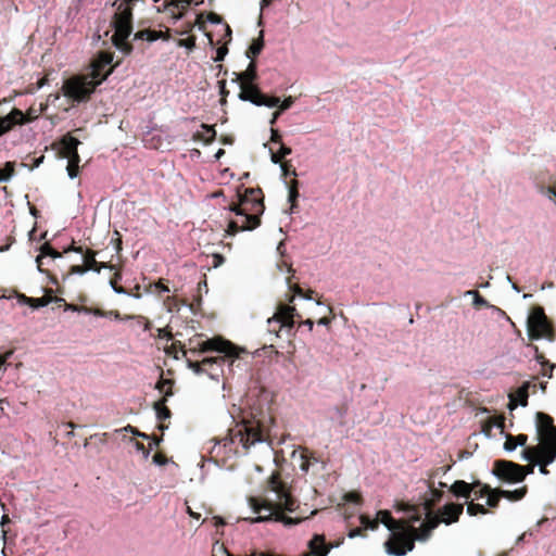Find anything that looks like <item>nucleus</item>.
Here are the masks:
<instances>
[{
    "label": "nucleus",
    "instance_id": "obj_58",
    "mask_svg": "<svg viewBox=\"0 0 556 556\" xmlns=\"http://www.w3.org/2000/svg\"><path fill=\"white\" fill-rule=\"evenodd\" d=\"M116 431L117 432H121V431L130 432L134 435L142 438V439H149L150 438V435L139 431L137 428L132 427L131 425H127L126 427H124L122 429H118Z\"/></svg>",
    "mask_w": 556,
    "mask_h": 556
},
{
    "label": "nucleus",
    "instance_id": "obj_60",
    "mask_svg": "<svg viewBox=\"0 0 556 556\" xmlns=\"http://www.w3.org/2000/svg\"><path fill=\"white\" fill-rule=\"evenodd\" d=\"M491 485H483L481 489L475 490L472 492L473 497L471 500H479L486 496L491 492Z\"/></svg>",
    "mask_w": 556,
    "mask_h": 556
},
{
    "label": "nucleus",
    "instance_id": "obj_8",
    "mask_svg": "<svg viewBox=\"0 0 556 556\" xmlns=\"http://www.w3.org/2000/svg\"><path fill=\"white\" fill-rule=\"evenodd\" d=\"M387 552L395 556H404L415 547L414 535L407 530V522L392 532L391 538L386 543Z\"/></svg>",
    "mask_w": 556,
    "mask_h": 556
},
{
    "label": "nucleus",
    "instance_id": "obj_49",
    "mask_svg": "<svg viewBox=\"0 0 556 556\" xmlns=\"http://www.w3.org/2000/svg\"><path fill=\"white\" fill-rule=\"evenodd\" d=\"M14 127V122L11 121L10 115L0 117V136L10 131Z\"/></svg>",
    "mask_w": 556,
    "mask_h": 556
},
{
    "label": "nucleus",
    "instance_id": "obj_34",
    "mask_svg": "<svg viewBox=\"0 0 556 556\" xmlns=\"http://www.w3.org/2000/svg\"><path fill=\"white\" fill-rule=\"evenodd\" d=\"M451 465H444L429 470L427 473V479L425 480L427 488H432V485L434 484V479L437 477L446 475L451 470Z\"/></svg>",
    "mask_w": 556,
    "mask_h": 556
},
{
    "label": "nucleus",
    "instance_id": "obj_7",
    "mask_svg": "<svg viewBox=\"0 0 556 556\" xmlns=\"http://www.w3.org/2000/svg\"><path fill=\"white\" fill-rule=\"evenodd\" d=\"M528 336L531 340L546 339L554 341L556 337L552 323L545 315L542 306H534L527 321Z\"/></svg>",
    "mask_w": 556,
    "mask_h": 556
},
{
    "label": "nucleus",
    "instance_id": "obj_20",
    "mask_svg": "<svg viewBox=\"0 0 556 556\" xmlns=\"http://www.w3.org/2000/svg\"><path fill=\"white\" fill-rule=\"evenodd\" d=\"M529 382H525L521 387L517 389V391L514 394L509 395V403L508 408L510 410L515 409L518 404L521 406L528 405V397H529Z\"/></svg>",
    "mask_w": 556,
    "mask_h": 556
},
{
    "label": "nucleus",
    "instance_id": "obj_19",
    "mask_svg": "<svg viewBox=\"0 0 556 556\" xmlns=\"http://www.w3.org/2000/svg\"><path fill=\"white\" fill-rule=\"evenodd\" d=\"M9 115L11 117V121L14 122V126H22L31 123L39 117L38 110L34 105L29 106L25 113L20 109L14 108L9 113Z\"/></svg>",
    "mask_w": 556,
    "mask_h": 556
},
{
    "label": "nucleus",
    "instance_id": "obj_5",
    "mask_svg": "<svg viewBox=\"0 0 556 556\" xmlns=\"http://www.w3.org/2000/svg\"><path fill=\"white\" fill-rule=\"evenodd\" d=\"M104 81V77L94 79L87 73L76 74L63 81L61 91L73 103H85L91 99L97 87Z\"/></svg>",
    "mask_w": 556,
    "mask_h": 556
},
{
    "label": "nucleus",
    "instance_id": "obj_4",
    "mask_svg": "<svg viewBox=\"0 0 556 556\" xmlns=\"http://www.w3.org/2000/svg\"><path fill=\"white\" fill-rule=\"evenodd\" d=\"M233 81L240 86L239 99L249 101L257 106L276 108L279 103L278 97H271L263 93L256 85L258 78L257 66L255 61H250L245 71L233 73Z\"/></svg>",
    "mask_w": 556,
    "mask_h": 556
},
{
    "label": "nucleus",
    "instance_id": "obj_59",
    "mask_svg": "<svg viewBox=\"0 0 556 556\" xmlns=\"http://www.w3.org/2000/svg\"><path fill=\"white\" fill-rule=\"evenodd\" d=\"M294 101H295V98H293L292 96H289V97L285 98L283 101L279 100V103L276 106H278V110L280 112H283V111L290 109L293 105Z\"/></svg>",
    "mask_w": 556,
    "mask_h": 556
},
{
    "label": "nucleus",
    "instance_id": "obj_54",
    "mask_svg": "<svg viewBox=\"0 0 556 556\" xmlns=\"http://www.w3.org/2000/svg\"><path fill=\"white\" fill-rule=\"evenodd\" d=\"M343 500L345 502H349V503H354V504H362L363 502V497H362V494L356 492V491H351V492H348L343 495Z\"/></svg>",
    "mask_w": 556,
    "mask_h": 556
},
{
    "label": "nucleus",
    "instance_id": "obj_32",
    "mask_svg": "<svg viewBox=\"0 0 556 556\" xmlns=\"http://www.w3.org/2000/svg\"><path fill=\"white\" fill-rule=\"evenodd\" d=\"M428 490L430 492L431 498L426 500L425 508L427 513H433L434 506L442 500L444 493L441 489H437L434 484L432 485V488H428Z\"/></svg>",
    "mask_w": 556,
    "mask_h": 556
},
{
    "label": "nucleus",
    "instance_id": "obj_35",
    "mask_svg": "<svg viewBox=\"0 0 556 556\" xmlns=\"http://www.w3.org/2000/svg\"><path fill=\"white\" fill-rule=\"evenodd\" d=\"M289 194L288 200L291 203L290 213L293 212V210L298 206V198H299V181L293 178L290 180L288 185Z\"/></svg>",
    "mask_w": 556,
    "mask_h": 556
},
{
    "label": "nucleus",
    "instance_id": "obj_6",
    "mask_svg": "<svg viewBox=\"0 0 556 556\" xmlns=\"http://www.w3.org/2000/svg\"><path fill=\"white\" fill-rule=\"evenodd\" d=\"M202 336L203 334H197L194 338H191L189 340V353H191L192 355H197L199 353L217 352L219 354H223L220 356L224 357L225 361L226 357H239L240 352L242 351L232 342L224 339L220 336H216L205 341H199L198 338Z\"/></svg>",
    "mask_w": 556,
    "mask_h": 556
},
{
    "label": "nucleus",
    "instance_id": "obj_29",
    "mask_svg": "<svg viewBox=\"0 0 556 556\" xmlns=\"http://www.w3.org/2000/svg\"><path fill=\"white\" fill-rule=\"evenodd\" d=\"M527 441H528L527 434L521 433L518 435H513L510 433H507L505 435L504 450L507 452L515 451L518 445L525 446L527 444Z\"/></svg>",
    "mask_w": 556,
    "mask_h": 556
},
{
    "label": "nucleus",
    "instance_id": "obj_10",
    "mask_svg": "<svg viewBox=\"0 0 556 556\" xmlns=\"http://www.w3.org/2000/svg\"><path fill=\"white\" fill-rule=\"evenodd\" d=\"M296 318L300 319L301 315L296 312L295 307L280 304L274 316L267 320L268 331L279 337L281 328H292Z\"/></svg>",
    "mask_w": 556,
    "mask_h": 556
},
{
    "label": "nucleus",
    "instance_id": "obj_31",
    "mask_svg": "<svg viewBox=\"0 0 556 556\" xmlns=\"http://www.w3.org/2000/svg\"><path fill=\"white\" fill-rule=\"evenodd\" d=\"M201 127L205 130V132H195L193 135V139L197 141H203L206 144L212 143L216 138V130L214 126L202 124Z\"/></svg>",
    "mask_w": 556,
    "mask_h": 556
},
{
    "label": "nucleus",
    "instance_id": "obj_36",
    "mask_svg": "<svg viewBox=\"0 0 556 556\" xmlns=\"http://www.w3.org/2000/svg\"><path fill=\"white\" fill-rule=\"evenodd\" d=\"M166 402H167L166 399H161L160 401L155 402L153 405V408L156 413V417L161 421L166 420V419L170 418V416H172V412L166 406Z\"/></svg>",
    "mask_w": 556,
    "mask_h": 556
},
{
    "label": "nucleus",
    "instance_id": "obj_56",
    "mask_svg": "<svg viewBox=\"0 0 556 556\" xmlns=\"http://www.w3.org/2000/svg\"><path fill=\"white\" fill-rule=\"evenodd\" d=\"M281 165L282 176L287 177L289 175H292L293 177H296V169L291 165L289 161H285Z\"/></svg>",
    "mask_w": 556,
    "mask_h": 556
},
{
    "label": "nucleus",
    "instance_id": "obj_26",
    "mask_svg": "<svg viewBox=\"0 0 556 556\" xmlns=\"http://www.w3.org/2000/svg\"><path fill=\"white\" fill-rule=\"evenodd\" d=\"M63 303H64L65 311L91 314V315H94L98 317H105L109 314V313H106V311H103L99 307H89L86 305H77V304L66 303L65 301Z\"/></svg>",
    "mask_w": 556,
    "mask_h": 556
},
{
    "label": "nucleus",
    "instance_id": "obj_62",
    "mask_svg": "<svg viewBox=\"0 0 556 556\" xmlns=\"http://www.w3.org/2000/svg\"><path fill=\"white\" fill-rule=\"evenodd\" d=\"M178 46L179 47H186L188 49H192V48L195 47V37L194 36H189L188 38L180 39L178 41Z\"/></svg>",
    "mask_w": 556,
    "mask_h": 556
},
{
    "label": "nucleus",
    "instance_id": "obj_39",
    "mask_svg": "<svg viewBox=\"0 0 556 556\" xmlns=\"http://www.w3.org/2000/svg\"><path fill=\"white\" fill-rule=\"evenodd\" d=\"M128 38L112 36L113 45L125 54H130L134 47L127 40Z\"/></svg>",
    "mask_w": 556,
    "mask_h": 556
},
{
    "label": "nucleus",
    "instance_id": "obj_37",
    "mask_svg": "<svg viewBox=\"0 0 556 556\" xmlns=\"http://www.w3.org/2000/svg\"><path fill=\"white\" fill-rule=\"evenodd\" d=\"M173 386L174 380L161 377L155 386V389L163 394L162 399L168 400V397L173 395Z\"/></svg>",
    "mask_w": 556,
    "mask_h": 556
},
{
    "label": "nucleus",
    "instance_id": "obj_46",
    "mask_svg": "<svg viewBox=\"0 0 556 556\" xmlns=\"http://www.w3.org/2000/svg\"><path fill=\"white\" fill-rule=\"evenodd\" d=\"M291 152H292L291 148L281 143L278 152H271V162L275 164H281V163H283L282 159L286 157L287 155L291 154Z\"/></svg>",
    "mask_w": 556,
    "mask_h": 556
},
{
    "label": "nucleus",
    "instance_id": "obj_2",
    "mask_svg": "<svg viewBox=\"0 0 556 556\" xmlns=\"http://www.w3.org/2000/svg\"><path fill=\"white\" fill-rule=\"evenodd\" d=\"M270 489L277 494V502L264 500L262 503L257 498L251 497L250 505L254 513L261 514L263 509L268 511V515L252 519V522H264L275 520L285 523L286 526L298 525L304 517H289L283 514V510L293 513L299 507L296 500L288 492L286 484L280 480L278 475H273L269 479Z\"/></svg>",
    "mask_w": 556,
    "mask_h": 556
},
{
    "label": "nucleus",
    "instance_id": "obj_21",
    "mask_svg": "<svg viewBox=\"0 0 556 556\" xmlns=\"http://www.w3.org/2000/svg\"><path fill=\"white\" fill-rule=\"evenodd\" d=\"M219 362H224V357H222V356L205 357L200 362L199 361L193 362L191 359L187 361L188 367L190 369H192L194 371V374H197V375L207 374L211 377H213V372L208 368H206V365L210 363H219Z\"/></svg>",
    "mask_w": 556,
    "mask_h": 556
},
{
    "label": "nucleus",
    "instance_id": "obj_13",
    "mask_svg": "<svg viewBox=\"0 0 556 556\" xmlns=\"http://www.w3.org/2000/svg\"><path fill=\"white\" fill-rule=\"evenodd\" d=\"M113 54L111 52L102 51L98 54V56L91 62V71L87 73L91 77L94 76V79H100L104 77V80L108 76L113 72V67H110L105 71V68L112 63Z\"/></svg>",
    "mask_w": 556,
    "mask_h": 556
},
{
    "label": "nucleus",
    "instance_id": "obj_45",
    "mask_svg": "<svg viewBox=\"0 0 556 556\" xmlns=\"http://www.w3.org/2000/svg\"><path fill=\"white\" fill-rule=\"evenodd\" d=\"M542 447H539V444L535 446L525 447L522 451V458L529 463H536L539 450Z\"/></svg>",
    "mask_w": 556,
    "mask_h": 556
},
{
    "label": "nucleus",
    "instance_id": "obj_30",
    "mask_svg": "<svg viewBox=\"0 0 556 556\" xmlns=\"http://www.w3.org/2000/svg\"><path fill=\"white\" fill-rule=\"evenodd\" d=\"M264 31L261 30L257 38H254L245 51L247 58L252 61H255V58L262 52L264 48Z\"/></svg>",
    "mask_w": 556,
    "mask_h": 556
},
{
    "label": "nucleus",
    "instance_id": "obj_28",
    "mask_svg": "<svg viewBox=\"0 0 556 556\" xmlns=\"http://www.w3.org/2000/svg\"><path fill=\"white\" fill-rule=\"evenodd\" d=\"M377 520L383 523L392 532L396 529H400L401 526L406 523V521L404 520H394L389 510H379Z\"/></svg>",
    "mask_w": 556,
    "mask_h": 556
},
{
    "label": "nucleus",
    "instance_id": "obj_14",
    "mask_svg": "<svg viewBox=\"0 0 556 556\" xmlns=\"http://www.w3.org/2000/svg\"><path fill=\"white\" fill-rule=\"evenodd\" d=\"M464 511V505L460 503H447L442 508L438 510L437 514L433 513V517L437 520H440V523L443 522L445 525H452L459 520Z\"/></svg>",
    "mask_w": 556,
    "mask_h": 556
},
{
    "label": "nucleus",
    "instance_id": "obj_55",
    "mask_svg": "<svg viewBox=\"0 0 556 556\" xmlns=\"http://www.w3.org/2000/svg\"><path fill=\"white\" fill-rule=\"evenodd\" d=\"M87 271H89L86 266L83 265H72L67 271V274L63 277L64 279L67 278L71 275H84Z\"/></svg>",
    "mask_w": 556,
    "mask_h": 556
},
{
    "label": "nucleus",
    "instance_id": "obj_16",
    "mask_svg": "<svg viewBox=\"0 0 556 556\" xmlns=\"http://www.w3.org/2000/svg\"><path fill=\"white\" fill-rule=\"evenodd\" d=\"M440 525V520H437L433 517V513H427L426 521L420 526V528H415L410 525H407V530H409L410 535H414L415 541H426L430 538L431 532Z\"/></svg>",
    "mask_w": 556,
    "mask_h": 556
},
{
    "label": "nucleus",
    "instance_id": "obj_25",
    "mask_svg": "<svg viewBox=\"0 0 556 556\" xmlns=\"http://www.w3.org/2000/svg\"><path fill=\"white\" fill-rule=\"evenodd\" d=\"M534 350V359L541 365V375L543 377L552 378L553 377V370L556 367L555 364L547 361L542 352H540L539 348L536 345H533Z\"/></svg>",
    "mask_w": 556,
    "mask_h": 556
},
{
    "label": "nucleus",
    "instance_id": "obj_43",
    "mask_svg": "<svg viewBox=\"0 0 556 556\" xmlns=\"http://www.w3.org/2000/svg\"><path fill=\"white\" fill-rule=\"evenodd\" d=\"M501 492L500 488H492L491 492L486 495V506L489 508H497L501 502V498H503V495H500Z\"/></svg>",
    "mask_w": 556,
    "mask_h": 556
},
{
    "label": "nucleus",
    "instance_id": "obj_48",
    "mask_svg": "<svg viewBox=\"0 0 556 556\" xmlns=\"http://www.w3.org/2000/svg\"><path fill=\"white\" fill-rule=\"evenodd\" d=\"M359 520H361V525H362V528L364 529V531L366 529L376 530L379 526V521L377 519H370L366 515H362L359 517Z\"/></svg>",
    "mask_w": 556,
    "mask_h": 556
},
{
    "label": "nucleus",
    "instance_id": "obj_24",
    "mask_svg": "<svg viewBox=\"0 0 556 556\" xmlns=\"http://www.w3.org/2000/svg\"><path fill=\"white\" fill-rule=\"evenodd\" d=\"M448 491L456 497H463L466 500L472 496V485L464 480H456L450 488Z\"/></svg>",
    "mask_w": 556,
    "mask_h": 556
},
{
    "label": "nucleus",
    "instance_id": "obj_51",
    "mask_svg": "<svg viewBox=\"0 0 556 556\" xmlns=\"http://www.w3.org/2000/svg\"><path fill=\"white\" fill-rule=\"evenodd\" d=\"M243 230H251L250 228H243V219L241 220V224H239L238 222H235V220H231L228 225V228H227V233L229 236H235L236 233H238L239 231H243Z\"/></svg>",
    "mask_w": 556,
    "mask_h": 556
},
{
    "label": "nucleus",
    "instance_id": "obj_42",
    "mask_svg": "<svg viewBox=\"0 0 556 556\" xmlns=\"http://www.w3.org/2000/svg\"><path fill=\"white\" fill-rule=\"evenodd\" d=\"M535 187L538 191L542 194L547 195L551 199H556V187L552 186H545V182L543 179H540L539 177L535 178Z\"/></svg>",
    "mask_w": 556,
    "mask_h": 556
},
{
    "label": "nucleus",
    "instance_id": "obj_53",
    "mask_svg": "<svg viewBox=\"0 0 556 556\" xmlns=\"http://www.w3.org/2000/svg\"><path fill=\"white\" fill-rule=\"evenodd\" d=\"M466 294L473 295V305L477 308H480L482 306H489L488 301L483 296H481L478 291H473V290L467 291Z\"/></svg>",
    "mask_w": 556,
    "mask_h": 556
},
{
    "label": "nucleus",
    "instance_id": "obj_40",
    "mask_svg": "<svg viewBox=\"0 0 556 556\" xmlns=\"http://www.w3.org/2000/svg\"><path fill=\"white\" fill-rule=\"evenodd\" d=\"M66 159L68 160V164L66 167L67 174L73 179V178L77 177L79 174L80 156L78 154V155L68 156Z\"/></svg>",
    "mask_w": 556,
    "mask_h": 556
},
{
    "label": "nucleus",
    "instance_id": "obj_11",
    "mask_svg": "<svg viewBox=\"0 0 556 556\" xmlns=\"http://www.w3.org/2000/svg\"><path fill=\"white\" fill-rule=\"evenodd\" d=\"M521 465L507 460L496 459L493 462L492 473L503 483L515 484L523 481Z\"/></svg>",
    "mask_w": 556,
    "mask_h": 556
},
{
    "label": "nucleus",
    "instance_id": "obj_27",
    "mask_svg": "<svg viewBox=\"0 0 556 556\" xmlns=\"http://www.w3.org/2000/svg\"><path fill=\"white\" fill-rule=\"evenodd\" d=\"M498 428L501 431H504L505 428V417L504 415H495L489 417L483 424H482V432L490 437L492 429Z\"/></svg>",
    "mask_w": 556,
    "mask_h": 556
},
{
    "label": "nucleus",
    "instance_id": "obj_50",
    "mask_svg": "<svg viewBox=\"0 0 556 556\" xmlns=\"http://www.w3.org/2000/svg\"><path fill=\"white\" fill-rule=\"evenodd\" d=\"M122 279V273L119 270H116L110 281L113 290L117 293H126L125 288L118 285V280Z\"/></svg>",
    "mask_w": 556,
    "mask_h": 556
},
{
    "label": "nucleus",
    "instance_id": "obj_64",
    "mask_svg": "<svg viewBox=\"0 0 556 556\" xmlns=\"http://www.w3.org/2000/svg\"><path fill=\"white\" fill-rule=\"evenodd\" d=\"M153 463L159 465V466H164L167 464L168 459L166 457L165 454L163 453H156L153 455V458H152Z\"/></svg>",
    "mask_w": 556,
    "mask_h": 556
},
{
    "label": "nucleus",
    "instance_id": "obj_33",
    "mask_svg": "<svg viewBox=\"0 0 556 556\" xmlns=\"http://www.w3.org/2000/svg\"><path fill=\"white\" fill-rule=\"evenodd\" d=\"M528 493V486L523 485L519 489L509 491V490H503L501 489L500 495H503V498H506L510 502H518L522 500Z\"/></svg>",
    "mask_w": 556,
    "mask_h": 556
},
{
    "label": "nucleus",
    "instance_id": "obj_63",
    "mask_svg": "<svg viewBox=\"0 0 556 556\" xmlns=\"http://www.w3.org/2000/svg\"><path fill=\"white\" fill-rule=\"evenodd\" d=\"M156 292H169L168 286L165 283L164 279H159L152 286Z\"/></svg>",
    "mask_w": 556,
    "mask_h": 556
},
{
    "label": "nucleus",
    "instance_id": "obj_47",
    "mask_svg": "<svg viewBox=\"0 0 556 556\" xmlns=\"http://www.w3.org/2000/svg\"><path fill=\"white\" fill-rule=\"evenodd\" d=\"M15 164L14 162H7L2 168H0V182L8 181L14 175Z\"/></svg>",
    "mask_w": 556,
    "mask_h": 556
},
{
    "label": "nucleus",
    "instance_id": "obj_44",
    "mask_svg": "<svg viewBox=\"0 0 556 556\" xmlns=\"http://www.w3.org/2000/svg\"><path fill=\"white\" fill-rule=\"evenodd\" d=\"M181 305H187L186 300H178L176 296H167L164 300V306L168 312H178Z\"/></svg>",
    "mask_w": 556,
    "mask_h": 556
},
{
    "label": "nucleus",
    "instance_id": "obj_12",
    "mask_svg": "<svg viewBox=\"0 0 556 556\" xmlns=\"http://www.w3.org/2000/svg\"><path fill=\"white\" fill-rule=\"evenodd\" d=\"M535 428L539 442H551L556 433L553 417L543 412H538L535 415Z\"/></svg>",
    "mask_w": 556,
    "mask_h": 556
},
{
    "label": "nucleus",
    "instance_id": "obj_61",
    "mask_svg": "<svg viewBox=\"0 0 556 556\" xmlns=\"http://www.w3.org/2000/svg\"><path fill=\"white\" fill-rule=\"evenodd\" d=\"M157 337L159 338H165L167 341L173 340L174 336L172 333V329L169 326H166L164 328L157 329Z\"/></svg>",
    "mask_w": 556,
    "mask_h": 556
},
{
    "label": "nucleus",
    "instance_id": "obj_3",
    "mask_svg": "<svg viewBox=\"0 0 556 556\" xmlns=\"http://www.w3.org/2000/svg\"><path fill=\"white\" fill-rule=\"evenodd\" d=\"M237 202L229 205V210L243 218V228L255 229L261 225V216L264 213V194L260 188H245L241 192L237 190Z\"/></svg>",
    "mask_w": 556,
    "mask_h": 556
},
{
    "label": "nucleus",
    "instance_id": "obj_57",
    "mask_svg": "<svg viewBox=\"0 0 556 556\" xmlns=\"http://www.w3.org/2000/svg\"><path fill=\"white\" fill-rule=\"evenodd\" d=\"M50 304V300L48 298H30L29 306L33 308H40Z\"/></svg>",
    "mask_w": 556,
    "mask_h": 556
},
{
    "label": "nucleus",
    "instance_id": "obj_1",
    "mask_svg": "<svg viewBox=\"0 0 556 556\" xmlns=\"http://www.w3.org/2000/svg\"><path fill=\"white\" fill-rule=\"evenodd\" d=\"M273 417L265 414L250 413L228 429V433L223 438H215V445L211 448L212 457H226L229 452L238 453L237 446L241 445L244 453L256 443L266 441L268 438L269 424Z\"/></svg>",
    "mask_w": 556,
    "mask_h": 556
},
{
    "label": "nucleus",
    "instance_id": "obj_38",
    "mask_svg": "<svg viewBox=\"0 0 556 556\" xmlns=\"http://www.w3.org/2000/svg\"><path fill=\"white\" fill-rule=\"evenodd\" d=\"M83 254V261L84 265L88 270L97 269L96 266H98V261L96 260L97 252L91 249L84 250Z\"/></svg>",
    "mask_w": 556,
    "mask_h": 556
},
{
    "label": "nucleus",
    "instance_id": "obj_17",
    "mask_svg": "<svg viewBox=\"0 0 556 556\" xmlns=\"http://www.w3.org/2000/svg\"><path fill=\"white\" fill-rule=\"evenodd\" d=\"M307 546L308 553L304 556H327L332 548V545L326 543L324 534H314L308 541Z\"/></svg>",
    "mask_w": 556,
    "mask_h": 556
},
{
    "label": "nucleus",
    "instance_id": "obj_15",
    "mask_svg": "<svg viewBox=\"0 0 556 556\" xmlns=\"http://www.w3.org/2000/svg\"><path fill=\"white\" fill-rule=\"evenodd\" d=\"M80 141L71 134L63 136L58 142L52 144V149L58 150L59 157L65 159L78 155V146Z\"/></svg>",
    "mask_w": 556,
    "mask_h": 556
},
{
    "label": "nucleus",
    "instance_id": "obj_9",
    "mask_svg": "<svg viewBox=\"0 0 556 556\" xmlns=\"http://www.w3.org/2000/svg\"><path fill=\"white\" fill-rule=\"evenodd\" d=\"M132 1L124 0L118 4L112 20L113 36L128 38L132 33Z\"/></svg>",
    "mask_w": 556,
    "mask_h": 556
},
{
    "label": "nucleus",
    "instance_id": "obj_22",
    "mask_svg": "<svg viewBox=\"0 0 556 556\" xmlns=\"http://www.w3.org/2000/svg\"><path fill=\"white\" fill-rule=\"evenodd\" d=\"M539 456L536 459L538 465H551L556 459V454L552 448V442H539Z\"/></svg>",
    "mask_w": 556,
    "mask_h": 556
},
{
    "label": "nucleus",
    "instance_id": "obj_18",
    "mask_svg": "<svg viewBox=\"0 0 556 556\" xmlns=\"http://www.w3.org/2000/svg\"><path fill=\"white\" fill-rule=\"evenodd\" d=\"M62 255H63L62 252H59L58 250L52 248L50 243L46 242L40 247V255H38L36 258L37 267H38L39 271L46 273L48 275V277L50 278L51 283H53V285L59 283L58 278L54 275H52L50 271L42 269V267H41L42 257L50 256L54 260V258L62 257Z\"/></svg>",
    "mask_w": 556,
    "mask_h": 556
},
{
    "label": "nucleus",
    "instance_id": "obj_41",
    "mask_svg": "<svg viewBox=\"0 0 556 556\" xmlns=\"http://www.w3.org/2000/svg\"><path fill=\"white\" fill-rule=\"evenodd\" d=\"M490 510L484 505L475 503L473 500L467 502V514L469 516L486 515Z\"/></svg>",
    "mask_w": 556,
    "mask_h": 556
},
{
    "label": "nucleus",
    "instance_id": "obj_52",
    "mask_svg": "<svg viewBox=\"0 0 556 556\" xmlns=\"http://www.w3.org/2000/svg\"><path fill=\"white\" fill-rule=\"evenodd\" d=\"M288 283L290 285V289L292 290V292L295 295H300V296H303V298L308 299V300L312 299V294L314 293L313 290H308V291L305 292L299 285H293L292 286L290 279H288Z\"/></svg>",
    "mask_w": 556,
    "mask_h": 556
},
{
    "label": "nucleus",
    "instance_id": "obj_23",
    "mask_svg": "<svg viewBox=\"0 0 556 556\" xmlns=\"http://www.w3.org/2000/svg\"><path fill=\"white\" fill-rule=\"evenodd\" d=\"M134 39L135 40H146L149 42H153L157 39L168 40L169 34H168V30L164 33L162 30H154V29L148 28V29L138 30L135 34Z\"/></svg>",
    "mask_w": 556,
    "mask_h": 556
}]
</instances>
